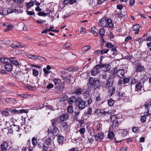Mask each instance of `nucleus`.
I'll list each match as a JSON object with an SVG mask.
<instances>
[{"instance_id":"bf43d9fd","label":"nucleus","mask_w":151,"mask_h":151,"mask_svg":"<svg viewBox=\"0 0 151 151\" xmlns=\"http://www.w3.org/2000/svg\"><path fill=\"white\" fill-rule=\"evenodd\" d=\"M92 112V110L91 108H89L87 109L86 114L88 115H91Z\"/></svg>"},{"instance_id":"f8f14e48","label":"nucleus","mask_w":151,"mask_h":151,"mask_svg":"<svg viewBox=\"0 0 151 151\" xmlns=\"http://www.w3.org/2000/svg\"><path fill=\"white\" fill-rule=\"evenodd\" d=\"M140 25L138 24L133 26L132 27V28L134 31H135L134 33L136 34H137L139 31V28H140Z\"/></svg>"},{"instance_id":"052dcab7","label":"nucleus","mask_w":151,"mask_h":151,"mask_svg":"<svg viewBox=\"0 0 151 151\" xmlns=\"http://www.w3.org/2000/svg\"><path fill=\"white\" fill-rule=\"evenodd\" d=\"M37 14L39 16H46L47 14L45 12H39Z\"/></svg>"},{"instance_id":"0e129e2a","label":"nucleus","mask_w":151,"mask_h":151,"mask_svg":"<svg viewBox=\"0 0 151 151\" xmlns=\"http://www.w3.org/2000/svg\"><path fill=\"white\" fill-rule=\"evenodd\" d=\"M70 76H69L67 78H66V81H65V82H67L68 84H70Z\"/></svg>"},{"instance_id":"6e6d98bb","label":"nucleus","mask_w":151,"mask_h":151,"mask_svg":"<svg viewBox=\"0 0 151 151\" xmlns=\"http://www.w3.org/2000/svg\"><path fill=\"white\" fill-rule=\"evenodd\" d=\"M129 81V78H124L123 80V83L124 84H126Z\"/></svg>"},{"instance_id":"9b49d317","label":"nucleus","mask_w":151,"mask_h":151,"mask_svg":"<svg viewBox=\"0 0 151 151\" xmlns=\"http://www.w3.org/2000/svg\"><path fill=\"white\" fill-rule=\"evenodd\" d=\"M94 137L96 141H99L103 139L104 135L103 133H99L96 135H94Z\"/></svg>"},{"instance_id":"ddd939ff","label":"nucleus","mask_w":151,"mask_h":151,"mask_svg":"<svg viewBox=\"0 0 151 151\" xmlns=\"http://www.w3.org/2000/svg\"><path fill=\"white\" fill-rule=\"evenodd\" d=\"M117 74L119 78H122L124 77V71L123 70H119L117 71Z\"/></svg>"},{"instance_id":"5fc2aeb1","label":"nucleus","mask_w":151,"mask_h":151,"mask_svg":"<svg viewBox=\"0 0 151 151\" xmlns=\"http://www.w3.org/2000/svg\"><path fill=\"white\" fill-rule=\"evenodd\" d=\"M51 121L52 122V126L53 127H55L56 126V120L55 119H53L51 120Z\"/></svg>"},{"instance_id":"b1692460","label":"nucleus","mask_w":151,"mask_h":151,"mask_svg":"<svg viewBox=\"0 0 151 151\" xmlns=\"http://www.w3.org/2000/svg\"><path fill=\"white\" fill-rule=\"evenodd\" d=\"M106 83L109 87L111 86L112 85L113 83V79L111 78H109Z\"/></svg>"},{"instance_id":"58836bf2","label":"nucleus","mask_w":151,"mask_h":151,"mask_svg":"<svg viewBox=\"0 0 151 151\" xmlns=\"http://www.w3.org/2000/svg\"><path fill=\"white\" fill-rule=\"evenodd\" d=\"M53 81L55 85L59 84L61 82L59 78H55L53 79Z\"/></svg>"},{"instance_id":"a211bd4d","label":"nucleus","mask_w":151,"mask_h":151,"mask_svg":"<svg viewBox=\"0 0 151 151\" xmlns=\"http://www.w3.org/2000/svg\"><path fill=\"white\" fill-rule=\"evenodd\" d=\"M108 26L111 28L113 27V24L111 19H107V24L106 27H107Z\"/></svg>"},{"instance_id":"c756f323","label":"nucleus","mask_w":151,"mask_h":151,"mask_svg":"<svg viewBox=\"0 0 151 151\" xmlns=\"http://www.w3.org/2000/svg\"><path fill=\"white\" fill-rule=\"evenodd\" d=\"M108 137L111 139H113L114 137V133L112 131H109L108 134Z\"/></svg>"},{"instance_id":"412c9836","label":"nucleus","mask_w":151,"mask_h":151,"mask_svg":"<svg viewBox=\"0 0 151 151\" xmlns=\"http://www.w3.org/2000/svg\"><path fill=\"white\" fill-rule=\"evenodd\" d=\"M19 42H14L11 45L12 48H19Z\"/></svg>"},{"instance_id":"9d476101","label":"nucleus","mask_w":151,"mask_h":151,"mask_svg":"<svg viewBox=\"0 0 151 151\" xmlns=\"http://www.w3.org/2000/svg\"><path fill=\"white\" fill-rule=\"evenodd\" d=\"M64 140V137L62 136H58L57 137V141L60 145H63Z\"/></svg>"},{"instance_id":"4c0bfd02","label":"nucleus","mask_w":151,"mask_h":151,"mask_svg":"<svg viewBox=\"0 0 151 151\" xmlns=\"http://www.w3.org/2000/svg\"><path fill=\"white\" fill-rule=\"evenodd\" d=\"M19 126L17 125H14L12 127V130H13V131H18L19 130Z\"/></svg>"},{"instance_id":"f03ea898","label":"nucleus","mask_w":151,"mask_h":151,"mask_svg":"<svg viewBox=\"0 0 151 151\" xmlns=\"http://www.w3.org/2000/svg\"><path fill=\"white\" fill-rule=\"evenodd\" d=\"M75 103L80 109L82 110L85 107V102L82 99L78 98L75 99Z\"/></svg>"},{"instance_id":"7c9ffc66","label":"nucleus","mask_w":151,"mask_h":151,"mask_svg":"<svg viewBox=\"0 0 151 151\" xmlns=\"http://www.w3.org/2000/svg\"><path fill=\"white\" fill-rule=\"evenodd\" d=\"M6 110L7 111H3L1 113L3 115L5 116H8L9 115V113L8 112L9 110H8V109H6Z\"/></svg>"},{"instance_id":"8fccbe9b","label":"nucleus","mask_w":151,"mask_h":151,"mask_svg":"<svg viewBox=\"0 0 151 151\" xmlns=\"http://www.w3.org/2000/svg\"><path fill=\"white\" fill-rule=\"evenodd\" d=\"M79 131L81 134H83L86 132V129L85 128H81Z\"/></svg>"},{"instance_id":"c85d7f7f","label":"nucleus","mask_w":151,"mask_h":151,"mask_svg":"<svg viewBox=\"0 0 151 151\" xmlns=\"http://www.w3.org/2000/svg\"><path fill=\"white\" fill-rule=\"evenodd\" d=\"M32 143L34 147H35L37 143V138L34 137H33L32 139Z\"/></svg>"},{"instance_id":"4468645a","label":"nucleus","mask_w":151,"mask_h":151,"mask_svg":"<svg viewBox=\"0 0 151 151\" xmlns=\"http://www.w3.org/2000/svg\"><path fill=\"white\" fill-rule=\"evenodd\" d=\"M119 123L118 121L117 120L114 121L112 122V123L111 125L112 127H111L110 128L109 130L111 129L112 130L114 129V128H115L116 126H118Z\"/></svg>"},{"instance_id":"20e7f679","label":"nucleus","mask_w":151,"mask_h":151,"mask_svg":"<svg viewBox=\"0 0 151 151\" xmlns=\"http://www.w3.org/2000/svg\"><path fill=\"white\" fill-rule=\"evenodd\" d=\"M48 133L49 134H52L54 136H57L59 132V130L57 127H54L52 129L51 127H50L48 129Z\"/></svg>"},{"instance_id":"680f3d73","label":"nucleus","mask_w":151,"mask_h":151,"mask_svg":"<svg viewBox=\"0 0 151 151\" xmlns=\"http://www.w3.org/2000/svg\"><path fill=\"white\" fill-rule=\"evenodd\" d=\"M90 47L89 45H87L84 47L82 49L83 50L87 51L89 50L90 48Z\"/></svg>"},{"instance_id":"aec40b11","label":"nucleus","mask_w":151,"mask_h":151,"mask_svg":"<svg viewBox=\"0 0 151 151\" xmlns=\"http://www.w3.org/2000/svg\"><path fill=\"white\" fill-rule=\"evenodd\" d=\"M83 90L81 88L76 89L75 91V93L77 96H79L83 92Z\"/></svg>"},{"instance_id":"de8ad7c7","label":"nucleus","mask_w":151,"mask_h":151,"mask_svg":"<svg viewBox=\"0 0 151 151\" xmlns=\"http://www.w3.org/2000/svg\"><path fill=\"white\" fill-rule=\"evenodd\" d=\"M37 59L42 61H44L46 60V59L44 57L40 56H37Z\"/></svg>"},{"instance_id":"4be33fe9","label":"nucleus","mask_w":151,"mask_h":151,"mask_svg":"<svg viewBox=\"0 0 151 151\" xmlns=\"http://www.w3.org/2000/svg\"><path fill=\"white\" fill-rule=\"evenodd\" d=\"M151 37L150 36H147L146 34H145L142 37V39H143V40L144 41H150V38Z\"/></svg>"},{"instance_id":"e433bc0d","label":"nucleus","mask_w":151,"mask_h":151,"mask_svg":"<svg viewBox=\"0 0 151 151\" xmlns=\"http://www.w3.org/2000/svg\"><path fill=\"white\" fill-rule=\"evenodd\" d=\"M108 105L110 106L113 105L115 102L112 99H110L108 101Z\"/></svg>"},{"instance_id":"1a4fd4ad","label":"nucleus","mask_w":151,"mask_h":151,"mask_svg":"<svg viewBox=\"0 0 151 151\" xmlns=\"http://www.w3.org/2000/svg\"><path fill=\"white\" fill-rule=\"evenodd\" d=\"M143 107L146 109V111L148 112L149 109L151 107V100H149L146 101Z\"/></svg>"},{"instance_id":"ea45409f","label":"nucleus","mask_w":151,"mask_h":151,"mask_svg":"<svg viewBox=\"0 0 151 151\" xmlns=\"http://www.w3.org/2000/svg\"><path fill=\"white\" fill-rule=\"evenodd\" d=\"M32 73L33 75L34 76H37L39 74V71L37 69H33Z\"/></svg>"},{"instance_id":"603ef678","label":"nucleus","mask_w":151,"mask_h":151,"mask_svg":"<svg viewBox=\"0 0 151 151\" xmlns=\"http://www.w3.org/2000/svg\"><path fill=\"white\" fill-rule=\"evenodd\" d=\"M71 44L69 42H68L66 44L63 45V46L66 49H69L71 46Z\"/></svg>"},{"instance_id":"79ce46f5","label":"nucleus","mask_w":151,"mask_h":151,"mask_svg":"<svg viewBox=\"0 0 151 151\" xmlns=\"http://www.w3.org/2000/svg\"><path fill=\"white\" fill-rule=\"evenodd\" d=\"M9 111L12 114L17 113L18 114L19 113V111L18 110L16 109H11L9 110Z\"/></svg>"},{"instance_id":"2eb2a0df","label":"nucleus","mask_w":151,"mask_h":151,"mask_svg":"<svg viewBox=\"0 0 151 151\" xmlns=\"http://www.w3.org/2000/svg\"><path fill=\"white\" fill-rule=\"evenodd\" d=\"M3 100L7 102L12 104L14 103L16 101V100L15 99L12 98L4 99Z\"/></svg>"},{"instance_id":"f3484780","label":"nucleus","mask_w":151,"mask_h":151,"mask_svg":"<svg viewBox=\"0 0 151 151\" xmlns=\"http://www.w3.org/2000/svg\"><path fill=\"white\" fill-rule=\"evenodd\" d=\"M142 88V83L141 82H138L135 86V90L137 91H140Z\"/></svg>"},{"instance_id":"393cba45","label":"nucleus","mask_w":151,"mask_h":151,"mask_svg":"<svg viewBox=\"0 0 151 151\" xmlns=\"http://www.w3.org/2000/svg\"><path fill=\"white\" fill-rule=\"evenodd\" d=\"M99 34L101 37V39H102L103 37L104 36L105 34V30L104 29L102 28L100 29L99 31Z\"/></svg>"},{"instance_id":"423d86ee","label":"nucleus","mask_w":151,"mask_h":151,"mask_svg":"<svg viewBox=\"0 0 151 151\" xmlns=\"http://www.w3.org/2000/svg\"><path fill=\"white\" fill-rule=\"evenodd\" d=\"M107 19L105 17H103L99 22L98 25L99 26L107 27Z\"/></svg>"},{"instance_id":"c9c22d12","label":"nucleus","mask_w":151,"mask_h":151,"mask_svg":"<svg viewBox=\"0 0 151 151\" xmlns=\"http://www.w3.org/2000/svg\"><path fill=\"white\" fill-rule=\"evenodd\" d=\"M143 66L141 65H138L136 68V71L137 72H140L143 70Z\"/></svg>"},{"instance_id":"cd10ccee","label":"nucleus","mask_w":151,"mask_h":151,"mask_svg":"<svg viewBox=\"0 0 151 151\" xmlns=\"http://www.w3.org/2000/svg\"><path fill=\"white\" fill-rule=\"evenodd\" d=\"M76 97L74 96H72L70 97L68 100V102L70 104H72L74 100H75Z\"/></svg>"},{"instance_id":"72a5a7b5","label":"nucleus","mask_w":151,"mask_h":151,"mask_svg":"<svg viewBox=\"0 0 151 151\" xmlns=\"http://www.w3.org/2000/svg\"><path fill=\"white\" fill-rule=\"evenodd\" d=\"M14 58H15L14 57L11 58L10 59V62H11L12 63L14 64L15 65H19V63L17 60H11V59H14Z\"/></svg>"},{"instance_id":"3c124183","label":"nucleus","mask_w":151,"mask_h":151,"mask_svg":"<svg viewBox=\"0 0 151 151\" xmlns=\"http://www.w3.org/2000/svg\"><path fill=\"white\" fill-rule=\"evenodd\" d=\"M128 131L127 129H123L122 131V136L123 137L125 136L128 134Z\"/></svg>"},{"instance_id":"2f4dec72","label":"nucleus","mask_w":151,"mask_h":151,"mask_svg":"<svg viewBox=\"0 0 151 151\" xmlns=\"http://www.w3.org/2000/svg\"><path fill=\"white\" fill-rule=\"evenodd\" d=\"M6 27H7L6 29L4 31L7 32L11 30L13 27V26L12 25H6Z\"/></svg>"},{"instance_id":"37998d69","label":"nucleus","mask_w":151,"mask_h":151,"mask_svg":"<svg viewBox=\"0 0 151 151\" xmlns=\"http://www.w3.org/2000/svg\"><path fill=\"white\" fill-rule=\"evenodd\" d=\"M62 126L64 129L66 130L69 128V126L66 122H64L62 124Z\"/></svg>"},{"instance_id":"f704fd0d","label":"nucleus","mask_w":151,"mask_h":151,"mask_svg":"<svg viewBox=\"0 0 151 151\" xmlns=\"http://www.w3.org/2000/svg\"><path fill=\"white\" fill-rule=\"evenodd\" d=\"M65 83L64 82H63L60 85L58 86V88L60 90L63 91V89L65 87Z\"/></svg>"},{"instance_id":"dca6fc26","label":"nucleus","mask_w":151,"mask_h":151,"mask_svg":"<svg viewBox=\"0 0 151 151\" xmlns=\"http://www.w3.org/2000/svg\"><path fill=\"white\" fill-rule=\"evenodd\" d=\"M68 117V116L67 114H64L60 116V120L61 121L63 122L67 119Z\"/></svg>"},{"instance_id":"a19ab883","label":"nucleus","mask_w":151,"mask_h":151,"mask_svg":"<svg viewBox=\"0 0 151 151\" xmlns=\"http://www.w3.org/2000/svg\"><path fill=\"white\" fill-rule=\"evenodd\" d=\"M52 142V139L50 137H48V138L46 140L45 144L47 145L48 146L51 145V143Z\"/></svg>"},{"instance_id":"13d9d810","label":"nucleus","mask_w":151,"mask_h":151,"mask_svg":"<svg viewBox=\"0 0 151 151\" xmlns=\"http://www.w3.org/2000/svg\"><path fill=\"white\" fill-rule=\"evenodd\" d=\"M102 86L103 88H108L109 89V86L107 84V83H104L102 84Z\"/></svg>"},{"instance_id":"864d4df0","label":"nucleus","mask_w":151,"mask_h":151,"mask_svg":"<svg viewBox=\"0 0 151 151\" xmlns=\"http://www.w3.org/2000/svg\"><path fill=\"white\" fill-rule=\"evenodd\" d=\"M34 5L33 2H29L27 3V8H29L31 7L32 6Z\"/></svg>"},{"instance_id":"5701e85b","label":"nucleus","mask_w":151,"mask_h":151,"mask_svg":"<svg viewBox=\"0 0 151 151\" xmlns=\"http://www.w3.org/2000/svg\"><path fill=\"white\" fill-rule=\"evenodd\" d=\"M0 60L1 62L6 64L9 63V62L10 61V60L6 58H1Z\"/></svg>"},{"instance_id":"69168bd1","label":"nucleus","mask_w":151,"mask_h":151,"mask_svg":"<svg viewBox=\"0 0 151 151\" xmlns=\"http://www.w3.org/2000/svg\"><path fill=\"white\" fill-rule=\"evenodd\" d=\"M54 86V85L52 83H49L48 85L47 86V88L49 89L53 88Z\"/></svg>"},{"instance_id":"a18cd8bd","label":"nucleus","mask_w":151,"mask_h":151,"mask_svg":"<svg viewBox=\"0 0 151 151\" xmlns=\"http://www.w3.org/2000/svg\"><path fill=\"white\" fill-rule=\"evenodd\" d=\"M107 48H111L113 47V45L111 42H107L105 45Z\"/></svg>"},{"instance_id":"e2e57ef3","label":"nucleus","mask_w":151,"mask_h":151,"mask_svg":"<svg viewBox=\"0 0 151 151\" xmlns=\"http://www.w3.org/2000/svg\"><path fill=\"white\" fill-rule=\"evenodd\" d=\"M138 82V81L135 79H133L132 80L131 84V85L134 84Z\"/></svg>"},{"instance_id":"473e14b6","label":"nucleus","mask_w":151,"mask_h":151,"mask_svg":"<svg viewBox=\"0 0 151 151\" xmlns=\"http://www.w3.org/2000/svg\"><path fill=\"white\" fill-rule=\"evenodd\" d=\"M27 58H32L33 59H36L37 55H31V54H28L27 55Z\"/></svg>"},{"instance_id":"0eeeda50","label":"nucleus","mask_w":151,"mask_h":151,"mask_svg":"<svg viewBox=\"0 0 151 151\" xmlns=\"http://www.w3.org/2000/svg\"><path fill=\"white\" fill-rule=\"evenodd\" d=\"M9 145L7 142L6 141H3L0 145V150L1 151H7Z\"/></svg>"},{"instance_id":"4d7b16f0","label":"nucleus","mask_w":151,"mask_h":151,"mask_svg":"<svg viewBox=\"0 0 151 151\" xmlns=\"http://www.w3.org/2000/svg\"><path fill=\"white\" fill-rule=\"evenodd\" d=\"M102 124L101 123H98L96 125V129L98 131L101 128Z\"/></svg>"},{"instance_id":"bb28decb","label":"nucleus","mask_w":151,"mask_h":151,"mask_svg":"<svg viewBox=\"0 0 151 151\" xmlns=\"http://www.w3.org/2000/svg\"><path fill=\"white\" fill-rule=\"evenodd\" d=\"M19 10L17 9H13L12 7L9 9L8 10V12L11 13L13 12H18Z\"/></svg>"},{"instance_id":"f257e3e1","label":"nucleus","mask_w":151,"mask_h":151,"mask_svg":"<svg viewBox=\"0 0 151 151\" xmlns=\"http://www.w3.org/2000/svg\"><path fill=\"white\" fill-rule=\"evenodd\" d=\"M89 84L94 88H98L100 86L99 81L94 78H91L89 80Z\"/></svg>"},{"instance_id":"49530a36","label":"nucleus","mask_w":151,"mask_h":151,"mask_svg":"<svg viewBox=\"0 0 151 151\" xmlns=\"http://www.w3.org/2000/svg\"><path fill=\"white\" fill-rule=\"evenodd\" d=\"M46 69L45 68H44L43 69V71L44 72V76L45 77H47V74H49L50 73V71Z\"/></svg>"},{"instance_id":"338daca9","label":"nucleus","mask_w":151,"mask_h":151,"mask_svg":"<svg viewBox=\"0 0 151 151\" xmlns=\"http://www.w3.org/2000/svg\"><path fill=\"white\" fill-rule=\"evenodd\" d=\"M36 22L37 23L39 24H42L44 22H46L45 20H42L41 19H39L36 20Z\"/></svg>"},{"instance_id":"a878e982","label":"nucleus","mask_w":151,"mask_h":151,"mask_svg":"<svg viewBox=\"0 0 151 151\" xmlns=\"http://www.w3.org/2000/svg\"><path fill=\"white\" fill-rule=\"evenodd\" d=\"M121 12H118L116 14V15L117 17L118 16L119 19H122L125 18L126 15H124Z\"/></svg>"},{"instance_id":"39448f33","label":"nucleus","mask_w":151,"mask_h":151,"mask_svg":"<svg viewBox=\"0 0 151 151\" xmlns=\"http://www.w3.org/2000/svg\"><path fill=\"white\" fill-rule=\"evenodd\" d=\"M97 67H100V68H103V70L104 71L109 70L111 67L109 64H98Z\"/></svg>"},{"instance_id":"09e8293b","label":"nucleus","mask_w":151,"mask_h":151,"mask_svg":"<svg viewBox=\"0 0 151 151\" xmlns=\"http://www.w3.org/2000/svg\"><path fill=\"white\" fill-rule=\"evenodd\" d=\"M132 131L133 132L137 133L139 132V129L138 127H133L132 128Z\"/></svg>"},{"instance_id":"7ed1b4c3","label":"nucleus","mask_w":151,"mask_h":151,"mask_svg":"<svg viewBox=\"0 0 151 151\" xmlns=\"http://www.w3.org/2000/svg\"><path fill=\"white\" fill-rule=\"evenodd\" d=\"M143 114L144 115L141 116L140 119L142 123H144L146 122L147 119L150 121L151 118V114H150L149 112L146 111Z\"/></svg>"},{"instance_id":"6ab92c4d","label":"nucleus","mask_w":151,"mask_h":151,"mask_svg":"<svg viewBox=\"0 0 151 151\" xmlns=\"http://www.w3.org/2000/svg\"><path fill=\"white\" fill-rule=\"evenodd\" d=\"M5 68L8 71H11L12 69V65L8 64L5 65Z\"/></svg>"},{"instance_id":"6e6552de","label":"nucleus","mask_w":151,"mask_h":151,"mask_svg":"<svg viewBox=\"0 0 151 151\" xmlns=\"http://www.w3.org/2000/svg\"><path fill=\"white\" fill-rule=\"evenodd\" d=\"M99 68H100V67H97V65L95 67H94L91 70V75L95 76L98 73L99 71Z\"/></svg>"},{"instance_id":"c03bdc74","label":"nucleus","mask_w":151,"mask_h":151,"mask_svg":"<svg viewBox=\"0 0 151 151\" xmlns=\"http://www.w3.org/2000/svg\"><path fill=\"white\" fill-rule=\"evenodd\" d=\"M67 111L68 112L71 113L73 111V107L71 106H69L67 108Z\"/></svg>"},{"instance_id":"774afa93","label":"nucleus","mask_w":151,"mask_h":151,"mask_svg":"<svg viewBox=\"0 0 151 151\" xmlns=\"http://www.w3.org/2000/svg\"><path fill=\"white\" fill-rule=\"evenodd\" d=\"M111 51L113 52V53H116L117 50L116 47L112 48L111 49Z\"/></svg>"}]
</instances>
